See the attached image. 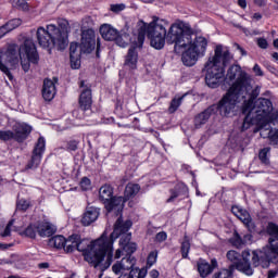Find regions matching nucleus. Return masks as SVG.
<instances>
[{
	"mask_svg": "<svg viewBox=\"0 0 278 278\" xmlns=\"http://www.w3.org/2000/svg\"><path fill=\"white\" fill-rule=\"evenodd\" d=\"M105 249H110V242H108L104 237H100L89 243L88 240L81 239L79 235H72L65 239V245L63 248L65 253L79 251L84 254L88 264L102 271L110 268V262L105 261V256L103 254Z\"/></svg>",
	"mask_w": 278,
	"mask_h": 278,
	"instance_id": "obj_1",
	"label": "nucleus"
},
{
	"mask_svg": "<svg viewBox=\"0 0 278 278\" xmlns=\"http://www.w3.org/2000/svg\"><path fill=\"white\" fill-rule=\"evenodd\" d=\"M18 60H21L22 68L25 73L29 71L30 64H38L40 62L34 40L25 39L21 47L9 46L5 51H0V71L7 75L10 81L14 79L12 72H10V66H16Z\"/></svg>",
	"mask_w": 278,
	"mask_h": 278,
	"instance_id": "obj_2",
	"label": "nucleus"
},
{
	"mask_svg": "<svg viewBox=\"0 0 278 278\" xmlns=\"http://www.w3.org/2000/svg\"><path fill=\"white\" fill-rule=\"evenodd\" d=\"M273 112V102L266 98H258L254 103L245 102L242 105L244 114L241 131H247L255 125L260 131L270 127V113Z\"/></svg>",
	"mask_w": 278,
	"mask_h": 278,
	"instance_id": "obj_3",
	"label": "nucleus"
},
{
	"mask_svg": "<svg viewBox=\"0 0 278 278\" xmlns=\"http://www.w3.org/2000/svg\"><path fill=\"white\" fill-rule=\"evenodd\" d=\"M233 60L229 49L222 45L216 46L214 55L204 64L205 81L208 88H218L225 81V67Z\"/></svg>",
	"mask_w": 278,
	"mask_h": 278,
	"instance_id": "obj_4",
	"label": "nucleus"
},
{
	"mask_svg": "<svg viewBox=\"0 0 278 278\" xmlns=\"http://www.w3.org/2000/svg\"><path fill=\"white\" fill-rule=\"evenodd\" d=\"M166 27H168V22L159 17H154L149 24L142 23L138 29V45H143L144 36H148L153 49H164L166 45Z\"/></svg>",
	"mask_w": 278,
	"mask_h": 278,
	"instance_id": "obj_5",
	"label": "nucleus"
},
{
	"mask_svg": "<svg viewBox=\"0 0 278 278\" xmlns=\"http://www.w3.org/2000/svg\"><path fill=\"white\" fill-rule=\"evenodd\" d=\"M37 42L42 49H53L59 51L66 49V35L60 31L55 24H48L45 27L39 26L36 31Z\"/></svg>",
	"mask_w": 278,
	"mask_h": 278,
	"instance_id": "obj_6",
	"label": "nucleus"
},
{
	"mask_svg": "<svg viewBox=\"0 0 278 278\" xmlns=\"http://www.w3.org/2000/svg\"><path fill=\"white\" fill-rule=\"evenodd\" d=\"M207 51V39L203 36L189 34L188 42L182 49L181 60L185 66H194L200 58H205Z\"/></svg>",
	"mask_w": 278,
	"mask_h": 278,
	"instance_id": "obj_7",
	"label": "nucleus"
},
{
	"mask_svg": "<svg viewBox=\"0 0 278 278\" xmlns=\"http://www.w3.org/2000/svg\"><path fill=\"white\" fill-rule=\"evenodd\" d=\"M190 34H194V29L190 24H185L181 27V24L174 23L168 31L165 33V41L167 45H175L174 50L176 53H182Z\"/></svg>",
	"mask_w": 278,
	"mask_h": 278,
	"instance_id": "obj_8",
	"label": "nucleus"
},
{
	"mask_svg": "<svg viewBox=\"0 0 278 278\" xmlns=\"http://www.w3.org/2000/svg\"><path fill=\"white\" fill-rule=\"evenodd\" d=\"M131 225H134V223L130 219L123 220V217H118L110 237L105 233L101 236V238H104V240L110 244L109 248H104L103 250L104 257L106 255L105 262H109L110 266H112V262H114V241L117 240V238H121V236H127V231L131 229Z\"/></svg>",
	"mask_w": 278,
	"mask_h": 278,
	"instance_id": "obj_9",
	"label": "nucleus"
},
{
	"mask_svg": "<svg viewBox=\"0 0 278 278\" xmlns=\"http://www.w3.org/2000/svg\"><path fill=\"white\" fill-rule=\"evenodd\" d=\"M278 262V237L269 238V248H263L262 250H254L252 252L253 266H262V268H268L271 264Z\"/></svg>",
	"mask_w": 278,
	"mask_h": 278,
	"instance_id": "obj_10",
	"label": "nucleus"
},
{
	"mask_svg": "<svg viewBox=\"0 0 278 278\" xmlns=\"http://www.w3.org/2000/svg\"><path fill=\"white\" fill-rule=\"evenodd\" d=\"M247 91H240L236 89H229L227 93L219 100L216 105V112L218 111L220 116H229L231 112L236 110L237 103H242Z\"/></svg>",
	"mask_w": 278,
	"mask_h": 278,
	"instance_id": "obj_11",
	"label": "nucleus"
},
{
	"mask_svg": "<svg viewBox=\"0 0 278 278\" xmlns=\"http://www.w3.org/2000/svg\"><path fill=\"white\" fill-rule=\"evenodd\" d=\"M226 79H229V81L236 80L229 90H239L243 92H249V90H251L249 76H247V73L242 72V68L239 65H232L229 67Z\"/></svg>",
	"mask_w": 278,
	"mask_h": 278,
	"instance_id": "obj_12",
	"label": "nucleus"
},
{
	"mask_svg": "<svg viewBox=\"0 0 278 278\" xmlns=\"http://www.w3.org/2000/svg\"><path fill=\"white\" fill-rule=\"evenodd\" d=\"M226 257L229 262H231V264H233V266H236L237 270H240V273H243L248 276L253 275L250 250H244L241 255L236 250H230L227 252Z\"/></svg>",
	"mask_w": 278,
	"mask_h": 278,
	"instance_id": "obj_13",
	"label": "nucleus"
},
{
	"mask_svg": "<svg viewBox=\"0 0 278 278\" xmlns=\"http://www.w3.org/2000/svg\"><path fill=\"white\" fill-rule=\"evenodd\" d=\"M13 129L14 132L12 130H0V140H16L17 142H23V140H27V136L31 134V126L27 124H16Z\"/></svg>",
	"mask_w": 278,
	"mask_h": 278,
	"instance_id": "obj_14",
	"label": "nucleus"
},
{
	"mask_svg": "<svg viewBox=\"0 0 278 278\" xmlns=\"http://www.w3.org/2000/svg\"><path fill=\"white\" fill-rule=\"evenodd\" d=\"M138 245L135 242H131V233H127L121 237L119 239V249L115 251L114 260H121L126 253V257L136 253Z\"/></svg>",
	"mask_w": 278,
	"mask_h": 278,
	"instance_id": "obj_15",
	"label": "nucleus"
},
{
	"mask_svg": "<svg viewBox=\"0 0 278 278\" xmlns=\"http://www.w3.org/2000/svg\"><path fill=\"white\" fill-rule=\"evenodd\" d=\"M97 47V36L93 29H86L81 34L80 50L83 53H92Z\"/></svg>",
	"mask_w": 278,
	"mask_h": 278,
	"instance_id": "obj_16",
	"label": "nucleus"
},
{
	"mask_svg": "<svg viewBox=\"0 0 278 278\" xmlns=\"http://www.w3.org/2000/svg\"><path fill=\"white\" fill-rule=\"evenodd\" d=\"M85 81H80V96H79V108L83 112H92V90L90 87L85 86Z\"/></svg>",
	"mask_w": 278,
	"mask_h": 278,
	"instance_id": "obj_17",
	"label": "nucleus"
},
{
	"mask_svg": "<svg viewBox=\"0 0 278 278\" xmlns=\"http://www.w3.org/2000/svg\"><path fill=\"white\" fill-rule=\"evenodd\" d=\"M136 266V257L128 255L123 257L121 261L116 262L112 266V270L115 275H121V273H129L131 268Z\"/></svg>",
	"mask_w": 278,
	"mask_h": 278,
	"instance_id": "obj_18",
	"label": "nucleus"
},
{
	"mask_svg": "<svg viewBox=\"0 0 278 278\" xmlns=\"http://www.w3.org/2000/svg\"><path fill=\"white\" fill-rule=\"evenodd\" d=\"M232 214H235V216H237V218L243 223L250 233L255 231V223L253 222V218H251L249 211L235 206L232 207Z\"/></svg>",
	"mask_w": 278,
	"mask_h": 278,
	"instance_id": "obj_19",
	"label": "nucleus"
},
{
	"mask_svg": "<svg viewBox=\"0 0 278 278\" xmlns=\"http://www.w3.org/2000/svg\"><path fill=\"white\" fill-rule=\"evenodd\" d=\"M46 141L45 138L40 137L33 151L31 161L28 164L30 168H38L40 162H42V153H45Z\"/></svg>",
	"mask_w": 278,
	"mask_h": 278,
	"instance_id": "obj_20",
	"label": "nucleus"
},
{
	"mask_svg": "<svg viewBox=\"0 0 278 278\" xmlns=\"http://www.w3.org/2000/svg\"><path fill=\"white\" fill-rule=\"evenodd\" d=\"M81 46H79L77 42H72L70 45V62L71 66L74 70H77L81 66Z\"/></svg>",
	"mask_w": 278,
	"mask_h": 278,
	"instance_id": "obj_21",
	"label": "nucleus"
},
{
	"mask_svg": "<svg viewBox=\"0 0 278 278\" xmlns=\"http://www.w3.org/2000/svg\"><path fill=\"white\" fill-rule=\"evenodd\" d=\"M216 114V104L208 106L202 113L198 114L194 118V127L195 129H201L212 115Z\"/></svg>",
	"mask_w": 278,
	"mask_h": 278,
	"instance_id": "obj_22",
	"label": "nucleus"
},
{
	"mask_svg": "<svg viewBox=\"0 0 278 278\" xmlns=\"http://www.w3.org/2000/svg\"><path fill=\"white\" fill-rule=\"evenodd\" d=\"M100 214H101V208H98L94 206H87V208L83 215V218H81V223H83L84 227H88V226L92 225V223L97 222Z\"/></svg>",
	"mask_w": 278,
	"mask_h": 278,
	"instance_id": "obj_23",
	"label": "nucleus"
},
{
	"mask_svg": "<svg viewBox=\"0 0 278 278\" xmlns=\"http://www.w3.org/2000/svg\"><path fill=\"white\" fill-rule=\"evenodd\" d=\"M100 35L102 36L103 40L112 42L118 37V29L114 28V26L111 24H102L100 26Z\"/></svg>",
	"mask_w": 278,
	"mask_h": 278,
	"instance_id": "obj_24",
	"label": "nucleus"
},
{
	"mask_svg": "<svg viewBox=\"0 0 278 278\" xmlns=\"http://www.w3.org/2000/svg\"><path fill=\"white\" fill-rule=\"evenodd\" d=\"M56 90H55V83L51 79H45L43 80V87H42V97L45 101H53L55 98Z\"/></svg>",
	"mask_w": 278,
	"mask_h": 278,
	"instance_id": "obj_25",
	"label": "nucleus"
},
{
	"mask_svg": "<svg viewBox=\"0 0 278 278\" xmlns=\"http://www.w3.org/2000/svg\"><path fill=\"white\" fill-rule=\"evenodd\" d=\"M37 233L40 238H51L55 233V228L49 222H37Z\"/></svg>",
	"mask_w": 278,
	"mask_h": 278,
	"instance_id": "obj_26",
	"label": "nucleus"
},
{
	"mask_svg": "<svg viewBox=\"0 0 278 278\" xmlns=\"http://www.w3.org/2000/svg\"><path fill=\"white\" fill-rule=\"evenodd\" d=\"M125 197H113L106 204L105 207L109 212H123L126 203Z\"/></svg>",
	"mask_w": 278,
	"mask_h": 278,
	"instance_id": "obj_27",
	"label": "nucleus"
},
{
	"mask_svg": "<svg viewBox=\"0 0 278 278\" xmlns=\"http://www.w3.org/2000/svg\"><path fill=\"white\" fill-rule=\"evenodd\" d=\"M124 65L131 71L138 68V50L136 49V47L128 49V52L125 56Z\"/></svg>",
	"mask_w": 278,
	"mask_h": 278,
	"instance_id": "obj_28",
	"label": "nucleus"
},
{
	"mask_svg": "<svg viewBox=\"0 0 278 278\" xmlns=\"http://www.w3.org/2000/svg\"><path fill=\"white\" fill-rule=\"evenodd\" d=\"M114 197V188L110 185H104L99 190V199L104 203V205H108L110 201H112V198Z\"/></svg>",
	"mask_w": 278,
	"mask_h": 278,
	"instance_id": "obj_29",
	"label": "nucleus"
},
{
	"mask_svg": "<svg viewBox=\"0 0 278 278\" xmlns=\"http://www.w3.org/2000/svg\"><path fill=\"white\" fill-rule=\"evenodd\" d=\"M261 136L262 138H268L273 147L278 146V129H270V126H267L266 129H263Z\"/></svg>",
	"mask_w": 278,
	"mask_h": 278,
	"instance_id": "obj_30",
	"label": "nucleus"
},
{
	"mask_svg": "<svg viewBox=\"0 0 278 278\" xmlns=\"http://www.w3.org/2000/svg\"><path fill=\"white\" fill-rule=\"evenodd\" d=\"M138 192H140V185L130 182L125 188L124 198L126 201H129V199H134Z\"/></svg>",
	"mask_w": 278,
	"mask_h": 278,
	"instance_id": "obj_31",
	"label": "nucleus"
},
{
	"mask_svg": "<svg viewBox=\"0 0 278 278\" xmlns=\"http://www.w3.org/2000/svg\"><path fill=\"white\" fill-rule=\"evenodd\" d=\"M117 47H122V49H125L128 47L129 42H131V37H129V34L122 30L121 33H117V37L114 39Z\"/></svg>",
	"mask_w": 278,
	"mask_h": 278,
	"instance_id": "obj_32",
	"label": "nucleus"
},
{
	"mask_svg": "<svg viewBox=\"0 0 278 278\" xmlns=\"http://www.w3.org/2000/svg\"><path fill=\"white\" fill-rule=\"evenodd\" d=\"M198 270L201 277H207L213 271L212 265L205 261L198 263Z\"/></svg>",
	"mask_w": 278,
	"mask_h": 278,
	"instance_id": "obj_33",
	"label": "nucleus"
},
{
	"mask_svg": "<svg viewBox=\"0 0 278 278\" xmlns=\"http://www.w3.org/2000/svg\"><path fill=\"white\" fill-rule=\"evenodd\" d=\"M247 94H249V98L247 100V98H244L243 104L244 103H251L252 105L255 103V100L257 99V97H260V87H256L255 89H252V87L250 88V90H248L245 92V97Z\"/></svg>",
	"mask_w": 278,
	"mask_h": 278,
	"instance_id": "obj_34",
	"label": "nucleus"
},
{
	"mask_svg": "<svg viewBox=\"0 0 278 278\" xmlns=\"http://www.w3.org/2000/svg\"><path fill=\"white\" fill-rule=\"evenodd\" d=\"M66 242V238L64 236H54L49 240L50 247H54V249H64Z\"/></svg>",
	"mask_w": 278,
	"mask_h": 278,
	"instance_id": "obj_35",
	"label": "nucleus"
},
{
	"mask_svg": "<svg viewBox=\"0 0 278 278\" xmlns=\"http://www.w3.org/2000/svg\"><path fill=\"white\" fill-rule=\"evenodd\" d=\"M58 25L61 28L60 33L66 35V47H68V31H71V26L68 24V21L64 18H59Z\"/></svg>",
	"mask_w": 278,
	"mask_h": 278,
	"instance_id": "obj_36",
	"label": "nucleus"
},
{
	"mask_svg": "<svg viewBox=\"0 0 278 278\" xmlns=\"http://www.w3.org/2000/svg\"><path fill=\"white\" fill-rule=\"evenodd\" d=\"M38 233V224H30L27 228L22 232V236H26V238H31L35 240L36 235Z\"/></svg>",
	"mask_w": 278,
	"mask_h": 278,
	"instance_id": "obj_37",
	"label": "nucleus"
},
{
	"mask_svg": "<svg viewBox=\"0 0 278 278\" xmlns=\"http://www.w3.org/2000/svg\"><path fill=\"white\" fill-rule=\"evenodd\" d=\"M258 160L262 164L268 166V164H270V148H263L258 153Z\"/></svg>",
	"mask_w": 278,
	"mask_h": 278,
	"instance_id": "obj_38",
	"label": "nucleus"
},
{
	"mask_svg": "<svg viewBox=\"0 0 278 278\" xmlns=\"http://www.w3.org/2000/svg\"><path fill=\"white\" fill-rule=\"evenodd\" d=\"M181 101H184V96L179 98H174L169 104L168 112L169 114H175L177 110H179V105H181Z\"/></svg>",
	"mask_w": 278,
	"mask_h": 278,
	"instance_id": "obj_39",
	"label": "nucleus"
},
{
	"mask_svg": "<svg viewBox=\"0 0 278 278\" xmlns=\"http://www.w3.org/2000/svg\"><path fill=\"white\" fill-rule=\"evenodd\" d=\"M129 278H144L147 277V269H140V268H131L129 274Z\"/></svg>",
	"mask_w": 278,
	"mask_h": 278,
	"instance_id": "obj_40",
	"label": "nucleus"
},
{
	"mask_svg": "<svg viewBox=\"0 0 278 278\" xmlns=\"http://www.w3.org/2000/svg\"><path fill=\"white\" fill-rule=\"evenodd\" d=\"M30 205L31 203L29 202V200H25V199H20L17 200V203H16V207L17 210H20V212H27Z\"/></svg>",
	"mask_w": 278,
	"mask_h": 278,
	"instance_id": "obj_41",
	"label": "nucleus"
},
{
	"mask_svg": "<svg viewBox=\"0 0 278 278\" xmlns=\"http://www.w3.org/2000/svg\"><path fill=\"white\" fill-rule=\"evenodd\" d=\"M267 233L270 238H278V225L275 223H269L267 225Z\"/></svg>",
	"mask_w": 278,
	"mask_h": 278,
	"instance_id": "obj_42",
	"label": "nucleus"
},
{
	"mask_svg": "<svg viewBox=\"0 0 278 278\" xmlns=\"http://www.w3.org/2000/svg\"><path fill=\"white\" fill-rule=\"evenodd\" d=\"M157 262V251H152L148 255L147 268H151Z\"/></svg>",
	"mask_w": 278,
	"mask_h": 278,
	"instance_id": "obj_43",
	"label": "nucleus"
},
{
	"mask_svg": "<svg viewBox=\"0 0 278 278\" xmlns=\"http://www.w3.org/2000/svg\"><path fill=\"white\" fill-rule=\"evenodd\" d=\"M21 23H23L21 18H13L7 23V27L10 31H12L16 29V27H21Z\"/></svg>",
	"mask_w": 278,
	"mask_h": 278,
	"instance_id": "obj_44",
	"label": "nucleus"
},
{
	"mask_svg": "<svg viewBox=\"0 0 278 278\" xmlns=\"http://www.w3.org/2000/svg\"><path fill=\"white\" fill-rule=\"evenodd\" d=\"M213 278H231V269H222L215 273Z\"/></svg>",
	"mask_w": 278,
	"mask_h": 278,
	"instance_id": "obj_45",
	"label": "nucleus"
},
{
	"mask_svg": "<svg viewBox=\"0 0 278 278\" xmlns=\"http://www.w3.org/2000/svg\"><path fill=\"white\" fill-rule=\"evenodd\" d=\"M188 253H190V241L185 240L181 243V255L182 257L186 260V257H188Z\"/></svg>",
	"mask_w": 278,
	"mask_h": 278,
	"instance_id": "obj_46",
	"label": "nucleus"
},
{
	"mask_svg": "<svg viewBox=\"0 0 278 278\" xmlns=\"http://www.w3.org/2000/svg\"><path fill=\"white\" fill-rule=\"evenodd\" d=\"M126 8H127V5H125V3L110 5V10H111V12H114V14H118L119 12H123V10H125Z\"/></svg>",
	"mask_w": 278,
	"mask_h": 278,
	"instance_id": "obj_47",
	"label": "nucleus"
},
{
	"mask_svg": "<svg viewBox=\"0 0 278 278\" xmlns=\"http://www.w3.org/2000/svg\"><path fill=\"white\" fill-rule=\"evenodd\" d=\"M78 147H79V141L70 140L67 141L66 151H77Z\"/></svg>",
	"mask_w": 278,
	"mask_h": 278,
	"instance_id": "obj_48",
	"label": "nucleus"
},
{
	"mask_svg": "<svg viewBox=\"0 0 278 278\" xmlns=\"http://www.w3.org/2000/svg\"><path fill=\"white\" fill-rule=\"evenodd\" d=\"M12 225H14V219H11L5 229L3 230V232L1 233L2 238H8V236H10L12 233Z\"/></svg>",
	"mask_w": 278,
	"mask_h": 278,
	"instance_id": "obj_49",
	"label": "nucleus"
},
{
	"mask_svg": "<svg viewBox=\"0 0 278 278\" xmlns=\"http://www.w3.org/2000/svg\"><path fill=\"white\" fill-rule=\"evenodd\" d=\"M80 188L81 190H90L91 188L90 179L87 177H84L80 181Z\"/></svg>",
	"mask_w": 278,
	"mask_h": 278,
	"instance_id": "obj_50",
	"label": "nucleus"
},
{
	"mask_svg": "<svg viewBox=\"0 0 278 278\" xmlns=\"http://www.w3.org/2000/svg\"><path fill=\"white\" fill-rule=\"evenodd\" d=\"M92 25H94V22L92 21V17L87 16L83 20V27L85 29H88V28L92 27Z\"/></svg>",
	"mask_w": 278,
	"mask_h": 278,
	"instance_id": "obj_51",
	"label": "nucleus"
},
{
	"mask_svg": "<svg viewBox=\"0 0 278 278\" xmlns=\"http://www.w3.org/2000/svg\"><path fill=\"white\" fill-rule=\"evenodd\" d=\"M166 238H168V236L166 235V232L162 231L156 233L155 236V240L156 242H164V240H166Z\"/></svg>",
	"mask_w": 278,
	"mask_h": 278,
	"instance_id": "obj_52",
	"label": "nucleus"
},
{
	"mask_svg": "<svg viewBox=\"0 0 278 278\" xmlns=\"http://www.w3.org/2000/svg\"><path fill=\"white\" fill-rule=\"evenodd\" d=\"M257 45L261 49H268V41L264 38L257 39Z\"/></svg>",
	"mask_w": 278,
	"mask_h": 278,
	"instance_id": "obj_53",
	"label": "nucleus"
},
{
	"mask_svg": "<svg viewBox=\"0 0 278 278\" xmlns=\"http://www.w3.org/2000/svg\"><path fill=\"white\" fill-rule=\"evenodd\" d=\"M10 29L8 28V24L0 27V39L5 36V34H10Z\"/></svg>",
	"mask_w": 278,
	"mask_h": 278,
	"instance_id": "obj_54",
	"label": "nucleus"
},
{
	"mask_svg": "<svg viewBox=\"0 0 278 278\" xmlns=\"http://www.w3.org/2000/svg\"><path fill=\"white\" fill-rule=\"evenodd\" d=\"M253 72H254L255 75H257L258 77L264 76V72H262V67H260L257 64L254 65Z\"/></svg>",
	"mask_w": 278,
	"mask_h": 278,
	"instance_id": "obj_55",
	"label": "nucleus"
},
{
	"mask_svg": "<svg viewBox=\"0 0 278 278\" xmlns=\"http://www.w3.org/2000/svg\"><path fill=\"white\" fill-rule=\"evenodd\" d=\"M242 244H244V241L242 240V238H240V236H237L235 238L233 245L240 248Z\"/></svg>",
	"mask_w": 278,
	"mask_h": 278,
	"instance_id": "obj_56",
	"label": "nucleus"
},
{
	"mask_svg": "<svg viewBox=\"0 0 278 278\" xmlns=\"http://www.w3.org/2000/svg\"><path fill=\"white\" fill-rule=\"evenodd\" d=\"M254 4L258 8H264L266 5V0H254Z\"/></svg>",
	"mask_w": 278,
	"mask_h": 278,
	"instance_id": "obj_57",
	"label": "nucleus"
},
{
	"mask_svg": "<svg viewBox=\"0 0 278 278\" xmlns=\"http://www.w3.org/2000/svg\"><path fill=\"white\" fill-rule=\"evenodd\" d=\"M253 240V236L251 233L244 235L243 243L251 242Z\"/></svg>",
	"mask_w": 278,
	"mask_h": 278,
	"instance_id": "obj_58",
	"label": "nucleus"
},
{
	"mask_svg": "<svg viewBox=\"0 0 278 278\" xmlns=\"http://www.w3.org/2000/svg\"><path fill=\"white\" fill-rule=\"evenodd\" d=\"M235 47L238 51H240L241 55H247V51L240 47V45L235 43Z\"/></svg>",
	"mask_w": 278,
	"mask_h": 278,
	"instance_id": "obj_59",
	"label": "nucleus"
},
{
	"mask_svg": "<svg viewBox=\"0 0 278 278\" xmlns=\"http://www.w3.org/2000/svg\"><path fill=\"white\" fill-rule=\"evenodd\" d=\"M177 197H179V194L177 192H175V191H172V195L167 200V202L170 203V201H175V199H177Z\"/></svg>",
	"mask_w": 278,
	"mask_h": 278,
	"instance_id": "obj_60",
	"label": "nucleus"
},
{
	"mask_svg": "<svg viewBox=\"0 0 278 278\" xmlns=\"http://www.w3.org/2000/svg\"><path fill=\"white\" fill-rule=\"evenodd\" d=\"M150 277H152V278L160 277V271H157L156 269L151 270L150 271Z\"/></svg>",
	"mask_w": 278,
	"mask_h": 278,
	"instance_id": "obj_61",
	"label": "nucleus"
},
{
	"mask_svg": "<svg viewBox=\"0 0 278 278\" xmlns=\"http://www.w3.org/2000/svg\"><path fill=\"white\" fill-rule=\"evenodd\" d=\"M238 5L242 8V10L247 9V0H238Z\"/></svg>",
	"mask_w": 278,
	"mask_h": 278,
	"instance_id": "obj_62",
	"label": "nucleus"
},
{
	"mask_svg": "<svg viewBox=\"0 0 278 278\" xmlns=\"http://www.w3.org/2000/svg\"><path fill=\"white\" fill-rule=\"evenodd\" d=\"M252 18H253L254 21H262V14H261V13H254L253 16H252Z\"/></svg>",
	"mask_w": 278,
	"mask_h": 278,
	"instance_id": "obj_63",
	"label": "nucleus"
},
{
	"mask_svg": "<svg viewBox=\"0 0 278 278\" xmlns=\"http://www.w3.org/2000/svg\"><path fill=\"white\" fill-rule=\"evenodd\" d=\"M268 277H269V278H275V277H277V271H275V270H269V271H268Z\"/></svg>",
	"mask_w": 278,
	"mask_h": 278,
	"instance_id": "obj_64",
	"label": "nucleus"
}]
</instances>
